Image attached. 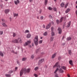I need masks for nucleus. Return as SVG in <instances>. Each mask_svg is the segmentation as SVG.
Masks as SVG:
<instances>
[{
  "mask_svg": "<svg viewBox=\"0 0 77 77\" xmlns=\"http://www.w3.org/2000/svg\"><path fill=\"white\" fill-rule=\"evenodd\" d=\"M17 1H14V3L15 4V5H18V3H20V1H19V0H17Z\"/></svg>",
  "mask_w": 77,
  "mask_h": 77,
  "instance_id": "8",
  "label": "nucleus"
},
{
  "mask_svg": "<svg viewBox=\"0 0 77 77\" xmlns=\"http://www.w3.org/2000/svg\"><path fill=\"white\" fill-rule=\"evenodd\" d=\"M53 29H54V27H51V30L52 32H53Z\"/></svg>",
  "mask_w": 77,
  "mask_h": 77,
  "instance_id": "42",
  "label": "nucleus"
},
{
  "mask_svg": "<svg viewBox=\"0 0 77 77\" xmlns=\"http://www.w3.org/2000/svg\"><path fill=\"white\" fill-rule=\"evenodd\" d=\"M41 20H43V19H44V17H43V16H41Z\"/></svg>",
  "mask_w": 77,
  "mask_h": 77,
  "instance_id": "45",
  "label": "nucleus"
},
{
  "mask_svg": "<svg viewBox=\"0 0 77 77\" xmlns=\"http://www.w3.org/2000/svg\"><path fill=\"white\" fill-rule=\"evenodd\" d=\"M75 14L77 16V10H76V11H75Z\"/></svg>",
  "mask_w": 77,
  "mask_h": 77,
  "instance_id": "56",
  "label": "nucleus"
},
{
  "mask_svg": "<svg viewBox=\"0 0 77 77\" xmlns=\"http://www.w3.org/2000/svg\"><path fill=\"white\" fill-rule=\"evenodd\" d=\"M55 77H59V76H58L57 75V74H56L55 75Z\"/></svg>",
  "mask_w": 77,
  "mask_h": 77,
  "instance_id": "46",
  "label": "nucleus"
},
{
  "mask_svg": "<svg viewBox=\"0 0 77 77\" xmlns=\"http://www.w3.org/2000/svg\"><path fill=\"white\" fill-rule=\"evenodd\" d=\"M20 38H18L17 39H15L12 41V42L13 43H15L16 44H18L19 43V39Z\"/></svg>",
  "mask_w": 77,
  "mask_h": 77,
  "instance_id": "3",
  "label": "nucleus"
},
{
  "mask_svg": "<svg viewBox=\"0 0 77 77\" xmlns=\"http://www.w3.org/2000/svg\"><path fill=\"white\" fill-rule=\"evenodd\" d=\"M18 69V67H16L15 68V69Z\"/></svg>",
  "mask_w": 77,
  "mask_h": 77,
  "instance_id": "55",
  "label": "nucleus"
},
{
  "mask_svg": "<svg viewBox=\"0 0 77 77\" xmlns=\"http://www.w3.org/2000/svg\"><path fill=\"white\" fill-rule=\"evenodd\" d=\"M41 39H42V37H41Z\"/></svg>",
  "mask_w": 77,
  "mask_h": 77,
  "instance_id": "61",
  "label": "nucleus"
},
{
  "mask_svg": "<svg viewBox=\"0 0 77 77\" xmlns=\"http://www.w3.org/2000/svg\"><path fill=\"white\" fill-rule=\"evenodd\" d=\"M49 17H50V18H52V16H51V15L49 16Z\"/></svg>",
  "mask_w": 77,
  "mask_h": 77,
  "instance_id": "50",
  "label": "nucleus"
},
{
  "mask_svg": "<svg viewBox=\"0 0 77 77\" xmlns=\"http://www.w3.org/2000/svg\"><path fill=\"white\" fill-rule=\"evenodd\" d=\"M33 1V0H29V2H32Z\"/></svg>",
  "mask_w": 77,
  "mask_h": 77,
  "instance_id": "53",
  "label": "nucleus"
},
{
  "mask_svg": "<svg viewBox=\"0 0 77 77\" xmlns=\"http://www.w3.org/2000/svg\"><path fill=\"white\" fill-rule=\"evenodd\" d=\"M3 34V31H0V35Z\"/></svg>",
  "mask_w": 77,
  "mask_h": 77,
  "instance_id": "44",
  "label": "nucleus"
},
{
  "mask_svg": "<svg viewBox=\"0 0 77 77\" xmlns=\"http://www.w3.org/2000/svg\"><path fill=\"white\" fill-rule=\"evenodd\" d=\"M76 4H77V1L76 2Z\"/></svg>",
  "mask_w": 77,
  "mask_h": 77,
  "instance_id": "60",
  "label": "nucleus"
},
{
  "mask_svg": "<svg viewBox=\"0 0 77 77\" xmlns=\"http://www.w3.org/2000/svg\"><path fill=\"white\" fill-rule=\"evenodd\" d=\"M69 11H70V9L68 8V9H67L66 11L65 12L66 14H67V13L69 12Z\"/></svg>",
  "mask_w": 77,
  "mask_h": 77,
  "instance_id": "14",
  "label": "nucleus"
},
{
  "mask_svg": "<svg viewBox=\"0 0 77 77\" xmlns=\"http://www.w3.org/2000/svg\"><path fill=\"white\" fill-rule=\"evenodd\" d=\"M20 39L19 40V43H22V39Z\"/></svg>",
  "mask_w": 77,
  "mask_h": 77,
  "instance_id": "39",
  "label": "nucleus"
},
{
  "mask_svg": "<svg viewBox=\"0 0 77 77\" xmlns=\"http://www.w3.org/2000/svg\"><path fill=\"white\" fill-rule=\"evenodd\" d=\"M64 38H65V37L64 36H63V39H64Z\"/></svg>",
  "mask_w": 77,
  "mask_h": 77,
  "instance_id": "59",
  "label": "nucleus"
},
{
  "mask_svg": "<svg viewBox=\"0 0 77 77\" xmlns=\"http://www.w3.org/2000/svg\"><path fill=\"white\" fill-rule=\"evenodd\" d=\"M33 45H33L32 44V46H33Z\"/></svg>",
  "mask_w": 77,
  "mask_h": 77,
  "instance_id": "64",
  "label": "nucleus"
},
{
  "mask_svg": "<svg viewBox=\"0 0 77 77\" xmlns=\"http://www.w3.org/2000/svg\"><path fill=\"white\" fill-rule=\"evenodd\" d=\"M70 25H71V22H69L67 25V27H70Z\"/></svg>",
  "mask_w": 77,
  "mask_h": 77,
  "instance_id": "21",
  "label": "nucleus"
},
{
  "mask_svg": "<svg viewBox=\"0 0 77 77\" xmlns=\"http://www.w3.org/2000/svg\"><path fill=\"white\" fill-rule=\"evenodd\" d=\"M2 25L3 26H4V27H7V25H6V24L5 23H2Z\"/></svg>",
  "mask_w": 77,
  "mask_h": 77,
  "instance_id": "32",
  "label": "nucleus"
},
{
  "mask_svg": "<svg viewBox=\"0 0 77 77\" xmlns=\"http://www.w3.org/2000/svg\"><path fill=\"white\" fill-rule=\"evenodd\" d=\"M60 59H61V57H58V59H59V60H60Z\"/></svg>",
  "mask_w": 77,
  "mask_h": 77,
  "instance_id": "54",
  "label": "nucleus"
},
{
  "mask_svg": "<svg viewBox=\"0 0 77 77\" xmlns=\"http://www.w3.org/2000/svg\"><path fill=\"white\" fill-rule=\"evenodd\" d=\"M50 26H51V23H50L47 25L46 27V29H48L50 27Z\"/></svg>",
  "mask_w": 77,
  "mask_h": 77,
  "instance_id": "7",
  "label": "nucleus"
},
{
  "mask_svg": "<svg viewBox=\"0 0 77 77\" xmlns=\"http://www.w3.org/2000/svg\"><path fill=\"white\" fill-rule=\"evenodd\" d=\"M29 30H26L25 32V33H29Z\"/></svg>",
  "mask_w": 77,
  "mask_h": 77,
  "instance_id": "38",
  "label": "nucleus"
},
{
  "mask_svg": "<svg viewBox=\"0 0 77 77\" xmlns=\"http://www.w3.org/2000/svg\"><path fill=\"white\" fill-rule=\"evenodd\" d=\"M5 1H8V0H5Z\"/></svg>",
  "mask_w": 77,
  "mask_h": 77,
  "instance_id": "63",
  "label": "nucleus"
},
{
  "mask_svg": "<svg viewBox=\"0 0 77 77\" xmlns=\"http://www.w3.org/2000/svg\"><path fill=\"white\" fill-rule=\"evenodd\" d=\"M18 14H14V17H18Z\"/></svg>",
  "mask_w": 77,
  "mask_h": 77,
  "instance_id": "24",
  "label": "nucleus"
},
{
  "mask_svg": "<svg viewBox=\"0 0 77 77\" xmlns=\"http://www.w3.org/2000/svg\"><path fill=\"white\" fill-rule=\"evenodd\" d=\"M29 46L30 48H31L32 47V46H31V45H29Z\"/></svg>",
  "mask_w": 77,
  "mask_h": 77,
  "instance_id": "57",
  "label": "nucleus"
},
{
  "mask_svg": "<svg viewBox=\"0 0 77 77\" xmlns=\"http://www.w3.org/2000/svg\"><path fill=\"white\" fill-rule=\"evenodd\" d=\"M59 71L60 73H62L64 72L63 70L62 69H60L59 70Z\"/></svg>",
  "mask_w": 77,
  "mask_h": 77,
  "instance_id": "11",
  "label": "nucleus"
},
{
  "mask_svg": "<svg viewBox=\"0 0 77 77\" xmlns=\"http://www.w3.org/2000/svg\"><path fill=\"white\" fill-rule=\"evenodd\" d=\"M69 63L70 65H72V60H70L69 61Z\"/></svg>",
  "mask_w": 77,
  "mask_h": 77,
  "instance_id": "18",
  "label": "nucleus"
},
{
  "mask_svg": "<svg viewBox=\"0 0 77 77\" xmlns=\"http://www.w3.org/2000/svg\"><path fill=\"white\" fill-rule=\"evenodd\" d=\"M56 22H57V24H59V23H60V21H59V20H56Z\"/></svg>",
  "mask_w": 77,
  "mask_h": 77,
  "instance_id": "26",
  "label": "nucleus"
},
{
  "mask_svg": "<svg viewBox=\"0 0 77 77\" xmlns=\"http://www.w3.org/2000/svg\"><path fill=\"white\" fill-rule=\"evenodd\" d=\"M67 40H68V41H69L70 40H71V38L70 37H68L67 38Z\"/></svg>",
  "mask_w": 77,
  "mask_h": 77,
  "instance_id": "30",
  "label": "nucleus"
},
{
  "mask_svg": "<svg viewBox=\"0 0 77 77\" xmlns=\"http://www.w3.org/2000/svg\"><path fill=\"white\" fill-rule=\"evenodd\" d=\"M69 54L71 55V54H72V52H71V50H69Z\"/></svg>",
  "mask_w": 77,
  "mask_h": 77,
  "instance_id": "25",
  "label": "nucleus"
},
{
  "mask_svg": "<svg viewBox=\"0 0 77 77\" xmlns=\"http://www.w3.org/2000/svg\"><path fill=\"white\" fill-rule=\"evenodd\" d=\"M31 57L32 59H33V58H34V56H33V55H32V56H31Z\"/></svg>",
  "mask_w": 77,
  "mask_h": 77,
  "instance_id": "51",
  "label": "nucleus"
},
{
  "mask_svg": "<svg viewBox=\"0 0 77 77\" xmlns=\"http://www.w3.org/2000/svg\"><path fill=\"white\" fill-rule=\"evenodd\" d=\"M38 36L36 35L35 38L34 42L35 45H38Z\"/></svg>",
  "mask_w": 77,
  "mask_h": 77,
  "instance_id": "2",
  "label": "nucleus"
},
{
  "mask_svg": "<svg viewBox=\"0 0 77 77\" xmlns=\"http://www.w3.org/2000/svg\"><path fill=\"white\" fill-rule=\"evenodd\" d=\"M9 9H8L5 10V14H8V13L9 12Z\"/></svg>",
  "mask_w": 77,
  "mask_h": 77,
  "instance_id": "10",
  "label": "nucleus"
},
{
  "mask_svg": "<svg viewBox=\"0 0 77 77\" xmlns=\"http://www.w3.org/2000/svg\"><path fill=\"white\" fill-rule=\"evenodd\" d=\"M31 43V41H28L27 42H26L24 44V46H27L29 44H30Z\"/></svg>",
  "mask_w": 77,
  "mask_h": 77,
  "instance_id": "4",
  "label": "nucleus"
},
{
  "mask_svg": "<svg viewBox=\"0 0 77 77\" xmlns=\"http://www.w3.org/2000/svg\"><path fill=\"white\" fill-rule=\"evenodd\" d=\"M65 24H66V23H64V24L63 25V28L65 26Z\"/></svg>",
  "mask_w": 77,
  "mask_h": 77,
  "instance_id": "49",
  "label": "nucleus"
},
{
  "mask_svg": "<svg viewBox=\"0 0 77 77\" xmlns=\"http://www.w3.org/2000/svg\"><path fill=\"white\" fill-rule=\"evenodd\" d=\"M61 68H62L63 69H64V70H66V67L65 66H62L61 67Z\"/></svg>",
  "mask_w": 77,
  "mask_h": 77,
  "instance_id": "16",
  "label": "nucleus"
},
{
  "mask_svg": "<svg viewBox=\"0 0 77 77\" xmlns=\"http://www.w3.org/2000/svg\"><path fill=\"white\" fill-rule=\"evenodd\" d=\"M67 76L68 77H70V75H69V74H67Z\"/></svg>",
  "mask_w": 77,
  "mask_h": 77,
  "instance_id": "52",
  "label": "nucleus"
},
{
  "mask_svg": "<svg viewBox=\"0 0 77 77\" xmlns=\"http://www.w3.org/2000/svg\"><path fill=\"white\" fill-rule=\"evenodd\" d=\"M38 68H39L38 67H36L34 69L35 71H36V70H37V69H38Z\"/></svg>",
  "mask_w": 77,
  "mask_h": 77,
  "instance_id": "36",
  "label": "nucleus"
},
{
  "mask_svg": "<svg viewBox=\"0 0 77 77\" xmlns=\"http://www.w3.org/2000/svg\"><path fill=\"white\" fill-rule=\"evenodd\" d=\"M56 53L54 54L53 55L52 58L54 59L55 57H56Z\"/></svg>",
  "mask_w": 77,
  "mask_h": 77,
  "instance_id": "12",
  "label": "nucleus"
},
{
  "mask_svg": "<svg viewBox=\"0 0 77 77\" xmlns=\"http://www.w3.org/2000/svg\"><path fill=\"white\" fill-rule=\"evenodd\" d=\"M59 70V68H57L56 69V70L54 72V73L55 74H56V72H57V71H58Z\"/></svg>",
  "mask_w": 77,
  "mask_h": 77,
  "instance_id": "31",
  "label": "nucleus"
},
{
  "mask_svg": "<svg viewBox=\"0 0 77 77\" xmlns=\"http://www.w3.org/2000/svg\"><path fill=\"white\" fill-rule=\"evenodd\" d=\"M5 76L7 77H11V75L10 74H5Z\"/></svg>",
  "mask_w": 77,
  "mask_h": 77,
  "instance_id": "13",
  "label": "nucleus"
},
{
  "mask_svg": "<svg viewBox=\"0 0 77 77\" xmlns=\"http://www.w3.org/2000/svg\"><path fill=\"white\" fill-rule=\"evenodd\" d=\"M63 17H61L60 20V23L62 22V21H63Z\"/></svg>",
  "mask_w": 77,
  "mask_h": 77,
  "instance_id": "20",
  "label": "nucleus"
},
{
  "mask_svg": "<svg viewBox=\"0 0 77 77\" xmlns=\"http://www.w3.org/2000/svg\"><path fill=\"white\" fill-rule=\"evenodd\" d=\"M26 59H27V58H22V61H25V60H26Z\"/></svg>",
  "mask_w": 77,
  "mask_h": 77,
  "instance_id": "23",
  "label": "nucleus"
},
{
  "mask_svg": "<svg viewBox=\"0 0 77 77\" xmlns=\"http://www.w3.org/2000/svg\"><path fill=\"white\" fill-rule=\"evenodd\" d=\"M59 64V62H57L54 66L53 68H54L55 67H56V66H57V67H59V68H60V66L58 65V64Z\"/></svg>",
  "mask_w": 77,
  "mask_h": 77,
  "instance_id": "5",
  "label": "nucleus"
},
{
  "mask_svg": "<svg viewBox=\"0 0 77 77\" xmlns=\"http://www.w3.org/2000/svg\"><path fill=\"white\" fill-rule=\"evenodd\" d=\"M0 55L1 56H2V57H3V56H4V54H3V53H2V52L1 51H0Z\"/></svg>",
  "mask_w": 77,
  "mask_h": 77,
  "instance_id": "15",
  "label": "nucleus"
},
{
  "mask_svg": "<svg viewBox=\"0 0 77 77\" xmlns=\"http://www.w3.org/2000/svg\"><path fill=\"white\" fill-rule=\"evenodd\" d=\"M2 20L3 22H5V20H4V19H2Z\"/></svg>",
  "mask_w": 77,
  "mask_h": 77,
  "instance_id": "47",
  "label": "nucleus"
},
{
  "mask_svg": "<svg viewBox=\"0 0 77 77\" xmlns=\"http://www.w3.org/2000/svg\"><path fill=\"white\" fill-rule=\"evenodd\" d=\"M48 9H49V10L51 11V10H52V9H53V8H51V7H49L48 8Z\"/></svg>",
  "mask_w": 77,
  "mask_h": 77,
  "instance_id": "34",
  "label": "nucleus"
},
{
  "mask_svg": "<svg viewBox=\"0 0 77 77\" xmlns=\"http://www.w3.org/2000/svg\"><path fill=\"white\" fill-rule=\"evenodd\" d=\"M13 72V71L12 70H10L8 72V74H11V73H12Z\"/></svg>",
  "mask_w": 77,
  "mask_h": 77,
  "instance_id": "33",
  "label": "nucleus"
},
{
  "mask_svg": "<svg viewBox=\"0 0 77 77\" xmlns=\"http://www.w3.org/2000/svg\"><path fill=\"white\" fill-rule=\"evenodd\" d=\"M51 35L52 36H54V33L53 31H52L51 33Z\"/></svg>",
  "mask_w": 77,
  "mask_h": 77,
  "instance_id": "29",
  "label": "nucleus"
},
{
  "mask_svg": "<svg viewBox=\"0 0 77 77\" xmlns=\"http://www.w3.org/2000/svg\"><path fill=\"white\" fill-rule=\"evenodd\" d=\"M53 9L54 11L56 12V10H57V8H53Z\"/></svg>",
  "mask_w": 77,
  "mask_h": 77,
  "instance_id": "37",
  "label": "nucleus"
},
{
  "mask_svg": "<svg viewBox=\"0 0 77 77\" xmlns=\"http://www.w3.org/2000/svg\"><path fill=\"white\" fill-rule=\"evenodd\" d=\"M34 76H35V77H38V75H37V74H34Z\"/></svg>",
  "mask_w": 77,
  "mask_h": 77,
  "instance_id": "41",
  "label": "nucleus"
},
{
  "mask_svg": "<svg viewBox=\"0 0 77 77\" xmlns=\"http://www.w3.org/2000/svg\"><path fill=\"white\" fill-rule=\"evenodd\" d=\"M30 36H31V35L30 34H29L27 35L26 37L27 38H29Z\"/></svg>",
  "mask_w": 77,
  "mask_h": 77,
  "instance_id": "19",
  "label": "nucleus"
},
{
  "mask_svg": "<svg viewBox=\"0 0 77 77\" xmlns=\"http://www.w3.org/2000/svg\"><path fill=\"white\" fill-rule=\"evenodd\" d=\"M42 10H40V11H39L40 14H41V13L42 12Z\"/></svg>",
  "mask_w": 77,
  "mask_h": 77,
  "instance_id": "48",
  "label": "nucleus"
},
{
  "mask_svg": "<svg viewBox=\"0 0 77 77\" xmlns=\"http://www.w3.org/2000/svg\"><path fill=\"white\" fill-rule=\"evenodd\" d=\"M30 71V69H27L25 68L23 69L22 68V69L20 70V76H22L23 74V71H24V73H26V72H29Z\"/></svg>",
  "mask_w": 77,
  "mask_h": 77,
  "instance_id": "1",
  "label": "nucleus"
},
{
  "mask_svg": "<svg viewBox=\"0 0 77 77\" xmlns=\"http://www.w3.org/2000/svg\"><path fill=\"white\" fill-rule=\"evenodd\" d=\"M39 42V44H42V41L40 40Z\"/></svg>",
  "mask_w": 77,
  "mask_h": 77,
  "instance_id": "43",
  "label": "nucleus"
},
{
  "mask_svg": "<svg viewBox=\"0 0 77 77\" xmlns=\"http://www.w3.org/2000/svg\"><path fill=\"white\" fill-rule=\"evenodd\" d=\"M60 5H61V7H62V8H63V7L64 6V3H63V2H62L61 3Z\"/></svg>",
  "mask_w": 77,
  "mask_h": 77,
  "instance_id": "22",
  "label": "nucleus"
},
{
  "mask_svg": "<svg viewBox=\"0 0 77 77\" xmlns=\"http://www.w3.org/2000/svg\"><path fill=\"white\" fill-rule=\"evenodd\" d=\"M57 0H54V1H55V2H56V1Z\"/></svg>",
  "mask_w": 77,
  "mask_h": 77,
  "instance_id": "62",
  "label": "nucleus"
},
{
  "mask_svg": "<svg viewBox=\"0 0 77 77\" xmlns=\"http://www.w3.org/2000/svg\"><path fill=\"white\" fill-rule=\"evenodd\" d=\"M44 60V59H42L41 60H39L38 62V65H39L41 63H42V62H43Z\"/></svg>",
  "mask_w": 77,
  "mask_h": 77,
  "instance_id": "6",
  "label": "nucleus"
},
{
  "mask_svg": "<svg viewBox=\"0 0 77 77\" xmlns=\"http://www.w3.org/2000/svg\"><path fill=\"white\" fill-rule=\"evenodd\" d=\"M44 36H47V32H45L43 34Z\"/></svg>",
  "mask_w": 77,
  "mask_h": 77,
  "instance_id": "28",
  "label": "nucleus"
},
{
  "mask_svg": "<svg viewBox=\"0 0 77 77\" xmlns=\"http://www.w3.org/2000/svg\"><path fill=\"white\" fill-rule=\"evenodd\" d=\"M45 5H47L48 3V0H45Z\"/></svg>",
  "mask_w": 77,
  "mask_h": 77,
  "instance_id": "17",
  "label": "nucleus"
},
{
  "mask_svg": "<svg viewBox=\"0 0 77 77\" xmlns=\"http://www.w3.org/2000/svg\"><path fill=\"white\" fill-rule=\"evenodd\" d=\"M58 30L59 31V33L60 34H61V33H62V29H61L59 28L58 29Z\"/></svg>",
  "mask_w": 77,
  "mask_h": 77,
  "instance_id": "9",
  "label": "nucleus"
},
{
  "mask_svg": "<svg viewBox=\"0 0 77 77\" xmlns=\"http://www.w3.org/2000/svg\"><path fill=\"white\" fill-rule=\"evenodd\" d=\"M53 39H54V37H51L50 39L51 41H53Z\"/></svg>",
  "mask_w": 77,
  "mask_h": 77,
  "instance_id": "35",
  "label": "nucleus"
},
{
  "mask_svg": "<svg viewBox=\"0 0 77 77\" xmlns=\"http://www.w3.org/2000/svg\"><path fill=\"white\" fill-rule=\"evenodd\" d=\"M68 5H69V3H67L65 6V8H67V6H68Z\"/></svg>",
  "mask_w": 77,
  "mask_h": 77,
  "instance_id": "27",
  "label": "nucleus"
},
{
  "mask_svg": "<svg viewBox=\"0 0 77 77\" xmlns=\"http://www.w3.org/2000/svg\"><path fill=\"white\" fill-rule=\"evenodd\" d=\"M15 36H16V34H15V33H13V36L14 37H15Z\"/></svg>",
  "mask_w": 77,
  "mask_h": 77,
  "instance_id": "40",
  "label": "nucleus"
},
{
  "mask_svg": "<svg viewBox=\"0 0 77 77\" xmlns=\"http://www.w3.org/2000/svg\"><path fill=\"white\" fill-rule=\"evenodd\" d=\"M43 27L44 28H45V25H43Z\"/></svg>",
  "mask_w": 77,
  "mask_h": 77,
  "instance_id": "58",
  "label": "nucleus"
}]
</instances>
